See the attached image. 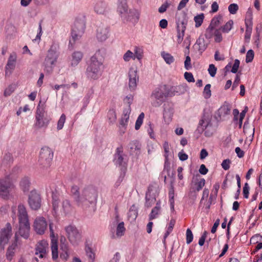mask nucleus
Masks as SVG:
<instances>
[{"mask_svg": "<svg viewBox=\"0 0 262 262\" xmlns=\"http://www.w3.org/2000/svg\"><path fill=\"white\" fill-rule=\"evenodd\" d=\"M51 250L52 254V258L53 259H56L58 256V244L57 242H52Z\"/></svg>", "mask_w": 262, "mask_h": 262, "instance_id": "44", "label": "nucleus"}, {"mask_svg": "<svg viewBox=\"0 0 262 262\" xmlns=\"http://www.w3.org/2000/svg\"><path fill=\"white\" fill-rule=\"evenodd\" d=\"M208 73L210 74V75L212 77H213L215 76V75L216 74L217 69L213 64H210L209 66V68L208 69Z\"/></svg>", "mask_w": 262, "mask_h": 262, "instance_id": "59", "label": "nucleus"}, {"mask_svg": "<svg viewBox=\"0 0 262 262\" xmlns=\"http://www.w3.org/2000/svg\"><path fill=\"white\" fill-rule=\"evenodd\" d=\"M204 18V14L202 13L201 14L197 15L194 18V20L195 23V26L196 28H198L201 26L203 23V19Z\"/></svg>", "mask_w": 262, "mask_h": 262, "instance_id": "48", "label": "nucleus"}, {"mask_svg": "<svg viewBox=\"0 0 262 262\" xmlns=\"http://www.w3.org/2000/svg\"><path fill=\"white\" fill-rule=\"evenodd\" d=\"M83 57V54L81 52H75L73 53L71 59V65L72 66H77Z\"/></svg>", "mask_w": 262, "mask_h": 262, "instance_id": "31", "label": "nucleus"}, {"mask_svg": "<svg viewBox=\"0 0 262 262\" xmlns=\"http://www.w3.org/2000/svg\"><path fill=\"white\" fill-rule=\"evenodd\" d=\"M128 10L126 0H118L117 4V12L121 18L126 14Z\"/></svg>", "mask_w": 262, "mask_h": 262, "instance_id": "24", "label": "nucleus"}, {"mask_svg": "<svg viewBox=\"0 0 262 262\" xmlns=\"http://www.w3.org/2000/svg\"><path fill=\"white\" fill-rule=\"evenodd\" d=\"M13 188L14 185L9 178L0 180V196L2 198L7 199Z\"/></svg>", "mask_w": 262, "mask_h": 262, "instance_id": "11", "label": "nucleus"}, {"mask_svg": "<svg viewBox=\"0 0 262 262\" xmlns=\"http://www.w3.org/2000/svg\"><path fill=\"white\" fill-rule=\"evenodd\" d=\"M16 59L17 55L15 53L13 52L10 54L5 67V74L6 75L11 74L13 71L14 70L16 66Z\"/></svg>", "mask_w": 262, "mask_h": 262, "instance_id": "17", "label": "nucleus"}, {"mask_svg": "<svg viewBox=\"0 0 262 262\" xmlns=\"http://www.w3.org/2000/svg\"><path fill=\"white\" fill-rule=\"evenodd\" d=\"M109 36L110 30L106 26L101 25L98 27L96 31V37L99 41H105Z\"/></svg>", "mask_w": 262, "mask_h": 262, "instance_id": "16", "label": "nucleus"}, {"mask_svg": "<svg viewBox=\"0 0 262 262\" xmlns=\"http://www.w3.org/2000/svg\"><path fill=\"white\" fill-rule=\"evenodd\" d=\"M107 118L110 122L113 124L116 120L117 117L116 112L114 110H110L107 113Z\"/></svg>", "mask_w": 262, "mask_h": 262, "instance_id": "50", "label": "nucleus"}, {"mask_svg": "<svg viewBox=\"0 0 262 262\" xmlns=\"http://www.w3.org/2000/svg\"><path fill=\"white\" fill-rule=\"evenodd\" d=\"M129 87L130 89L135 90L137 86V82L138 81V76L136 68H130L128 72Z\"/></svg>", "mask_w": 262, "mask_h": 262, "instance_id": "19", "label": "nucleus"}, {"mask_svg": "<svg viewBox=\"0 0 262 262\" xmlns=\"http://www.w3.org/2000/svg\"><path fill=\"white\" fill-rule=\"evenodd\" d=\"M140 12L136 9L128 10L123 17V20L136 23L139 19Z\"/></svg>", "mask_w": 262, "mask_h": 262, "instance_id": "20", "label": "nucleus"}, {"mask_svg": "<svg viewBox=\"0 0 262 262\" xmlns=\"http://www.w3.org/2000/svg\"><path fill=\"white\" fill-rule=\"evenodd\" d=\"M233 21L232 20H229L226 24L221 28V30L223 33H228L232 28Z\"/></svg>", "mask_w": 262, "mask_h": 262, "instance_id": "46", "label": "nucleus"}, {"mask_svg": "<svg viewBox=\"0 0 262 262\" xmlns=\"http://www.w3.org/2000/svg\"><path fill=\"white\" fill-rule=\"evenodd\" d=\"M239 60L238 59H235L234 61V63L232 66L231 72L233 73H236L237 72L238 69L239 68Z\"/></svg>", "mask_w": 262, "mask_h": 262, "instance_id": "63", "label": "nucleus"}, {"mask_svg": "<svg viewBox=\"0 0 262 262\" xmlns=\"http://www.w3.org/2000/svg\"><path fill=\"white\" fill-rule=\"evenodd\" d=\"M130 112L131 110L130 108V105L128 106V108L124 110L122 116L120 121L119 125L123 126H127Z\"/></svg>", "mask_w": 262, "mask_h": 262, "instance_id": "28", "label": "nucleus"}, {"mask_svg": "<svg viewBox=\"0 0 262 262\" xmlns=\"http://www.w3.org/2000/svg\"><path fill=\"white\" fill-rule=\"evenodd\" d=\"M184 78L189 82H194L195 81L191 73L186 72L184 73Z\"/></svg>", "mask_w": 262, "mask_h": 262, "instance_id": "62", "label": "nucleus"}, {"mask_svg": "<svg viewBox=\"0 0 262 262\" xmlns=\"http://www.w3.org/2000/svg\"><path fill=\"white\" fill-rule=\"evenodd\" d=\"M12 234L11 225L9 223H7L5 227L2 229L0 233V246L2 249H4Z\"/></svg>", "mask_w": 262, "mask_h": 262, "instance_id": "12", "label": "nucleus"}, {"mask_svg": "<svg viewBox=\"0 0 262 262\" xmlns=\"http://www.w3.org/2000/svg\"><path fill=\"white\" fill-rule=\"evenodd\" d=\"M106 4L102 2H98L96 3L94 6V10L98 14H103L106 10Z\"/></svg>", "mask_w": 262, "mask_h": 262, "instance_id": "32", "label": "nucleus"}, {"mask_svg": "<svg viewBox=\"0 0 262 262\" xmlns=\"http://www.w3.org/2000/svg\"><path fill=\"white\" fill-rule=\"evenodd\" d=\"M209 124L208 119L205 116H203L199 121L198 128H201V130H203L208 126Z\"/></svg>", "mask_w": 262, "mask_h": 262, "instance_id": "42", "label": "nucleus"}, {"mask_svg": "<svg viewBox=\"0 0 262 262\" xmlns=\"http://www.w3.org/2000/svg\"><path fill=\"white\" fill-rule=\"evenodd\" d=\"M185 29V27L183 26V24H182L181 27L179 25L177 26V42L178 43H181L183 39Z\"/></svg>", "mask_w": 262, "mask_h": 262, "instance_id": "37", "label": "nucleus"}, {"mask_svg": "<svg viewBox=\"0 0 262 262\" xmlns=\"http://www.w3.org/2000/svg\"><path fill=\"white\" fill-rule=\"evenodd\" d=\"M125 228L124 227V224L123 222L120 223L117 227L116 230V235L118 237H121L124 235Z\"/></svg>", "mask_w": 262, "mask_h": 262, "instance_id": "45", "label": "nucleus"}, {"mask_svg": "<svg viewBox=\"0 0 262 262\" xmlns=\"http://www.w3.org/2000/svg\"><path fill=\"white\" fill-rule=\"evenodd\" d=\"M28 204L31 209L39 210L41 206L40 194L36 190L31 191L28 195Z\"/></svg>", "mask_w": 262, "mask_h": 262, "instance_id": "9", "label": "nucleus"}, {"mask_svg": "<svg viewBox=\"0 0 262 262\" xmlns=\"http://www.w3.org/2000/svg\"><path fill=\"white\" fill-rule=\"evenodd\" d=\"M30 226L29 222H19V228L18 231L15 234V240L17 242L18 236L24 238H28L30 234Z\"/></svg>", "mask_w": 262, "mask_h": 262, "instance_id": "13", "label": "nucleus"}, {"mask_svg": "<svg viewBox=\"0 0 262 262\" xmlns=\"http://www.w3.org/2000/svg\"><path fill=\"white\" fill-rule=\"evenodd\" d=\"M81 198L83 200L80 207H85L88 205V203H93L95 202L97 198V192L95 188L92 186H88L83 188L81 194Z\"/></svg>", "mask_w": 262, "mask_h": 262, "instance_id": "5", "label": "nucleus"}, {"mask_svg": "<svg viewBox=\"0 0 262 262\" xmlns=\"http://www.w3.org/2000/svg\"><path fill=\"white\" fill-rule=\"evenodd\" d=\"M222 22V16L220 15L214 17L211 20V23L209 27L206 30L205 33L206 37L211 38L212 37V32L213 29L218 26Z\"/></svg>", "mask_w": 262, "mask_h": 262, "instance_id": "18", "label": "nucleus"}, {"mask_svg": "<svg viewBox=\"0 0 262 262\" xmlns=\"http://www.w3.org/2000/svg\"><path fill=\"white\" fill-rule=\"evenodd\" d=\"M141 147V144L137 140L132 141L129 144L130 151L133 154H139L140 152Z\"/></svg>", "mask_w": 262, "mask_h": 262, "instance_id": "26", "label": "nucleus"}, {"mask_svg": "<svg viewBox=\"0 0 262 262\" xmlns=\"http://www.w3.org/2000/svg\"><path fill=\"white\" fill-rule=\"evenodd\" d=\"M85 252L89 261L91 262H93L95 257V253L92 248L89 245H85Z\"/></svg>", "mask_w": 262, "mask_h": 262, "instance_id": "38", "label": "nucleus"}, {"mask_svg": "<svg viewBox=\"0 0 262 262\" xmlns=\"http://www.w3.org/2000/svg\"><path fill=\"white\" fill-rule=\"evenodd\" d=\"M144 118V114L143 113H141L138 116V117L136 120V122L135 127L136 130H138L140 128V126H141V125L143 123V121Z\"/></svg>", "mask_w": 262, "mask_h": 262, "instance_id": "52", "label": "nucleus"}, {"mask_svg": "<svg viewBox=\"0 0 262 262\" xmlns=\"http://www.w3.org/2000/svg\"><path fill=\"white\" fill-rule=\"evenodd\" d=\"M138 216V209L135 205H133L128 211V217L132 221H135Z\"/></svg>", "mask_w": 262, "mask_h": 262, "instance_id": "36", "label": "nucleus"}, {"mask_svg": "<svg viewBox=\"0 0 262 262\" xmlns=\"http://www.w3.org/2000/svg\"><path fill=\"white\" fill-rule=\"evenodd\" d=\"M169 201L170 202V205L171 208H174V188L173 186H171V188L169 190Z\"/></svg>", "mask_w": 262, "mask_h": 262, "instance_id": "56", "label": "nucleus"}, {"mask_svg": "<svg viewBox=\"0 0 262 262\" xmlns=\"http://www.w3.org/2000/svg\"><path fill=\"white\" fill-rule=\"evenodd\" d=\"M30 180L28 177L23 178L20 182V187L24 192L28 191L30 186Z\"/></svg>", "mask_w": 262, "mask_h": 262, "instance_id": "34", "label": "nucleus"}, {"mask_svg": "<svg viewBox=\"0 0 262 262\" xmlns=\"http://www.w3.org/2000/svg\"><path fill=\"white\" fill-rule=\"evenodd\" d=\"M145 199V206L148 208L151 207L156 201L155 197H150L149 194V189H148V191L146 193Z\"/></svg>", "mask_w": 262, "mask_h": 262, "instance_id": "43", "label": "nucleus"}, {"mask_svg": "<svg viewBox=\"0 0 262 262\" xmlns=\"http://www.w3.org/2000/svg\"><path fill=\"white\" fill-rule=\"evenodd\" d=\"M48 224L45 218L42 216L37 217L33 222V228L36 233L39 235L45 233Z\"/></svg>", "mask_w": 262, "mask_h": 262, "instance_id": "14", "label": "nucleus"}, {"mask_svg": "<svg viewBox=\"0 0 262 262\" xmlns=\"http://www.w3.org/2000/svg\"><path fill=\"white\" fill-rule=\"evenodd\" d=\"M254 56V51L251 49L248 50L246 54V62L247 63L251 62L253 59Z\"/></svg>", "mask_w": 262, "mask_h": 262, "instance_id": "57", "label": "nucleus"}, {"mask_svg": "<svg viewBox=\"0 0 262 262\" xmlns=\"http://www.w3.org/2000/svg\"><path fill=\"white\" fill-rule=\"evenodd\" d=\"M186 243L189 244L193 240V236L192 232L189 228H188L186 230Z\"/></svg>", "mask_w": 262, "mask_h": 262, "instance_id": "58", "label": "nucleus"}, {"mask_svg": "<svg viewBox=\"0 0 262 262\" xmlns=\"http://www.w3.org/2000/svg\"><path fill=\"white\" fill-rule=\"evenodd\" d=\"M245 21L246 29H252V13L251 10L247 12Z\"/></svg>", "mask_w": 262, "mask_h": 262, "instance_id": "35", "label": "nucleus"}, {"mask_svg": "<svg viewBox=\"0 0 262 262\" xmlns=\"http://www.w3.org/2000/svg\"><path fill=\"white\" fill-rule=\"evenodd\" d=\"M161 55L167 64H170L174 62V57L170 54L162 51L161 53Z\"/></svg>", "mask_w": 262, "mask_h": 262, "instance_id": "39", "label": "nucleus"}, {"mask_svg": "<svg viewBox=\"0 0 262 262\" xmlns=\"http://www.w3.org/2000/svg\"><path fill=\"white\" fill-rule=\"evenodd\" d=\"M210 88L211 85L210 84H207L205 85L204 89L203 95L204 98L206 99H208L211 95Z\"/></svg>", "mask_w": 262, "mask_h": 262, "instance_id": "53", "label": "nucleus"}, {"mask_svg": "<svg viewBox=\"0 0 262 262\" xmlns=\"http://www.w3.org/2000/svg\"><path fill=\"white\" fill-rule=\"evenodd\" d=\"M48 251L49 244L47 241L43 239L38 242L35 246V260L38 261L39 260L38 258H46Z\"/></svg>", "mask_w": 262, "mask_h": 262, "instance_id": "10", "label": "nucleus"}, {"mask_svg": "<svg viewBox=\"0 0 262 262\" xmlns=\"http://www.w3.org/2000/svg\"><path fill=\"white\" fill-rule=\"evenodd\" d=\"M53 152L48 147H42L39 153L38 162L39 164L44 168L49 167L52 161Z\"/></svg>", "mask_w": 262, "mask_h": 262, "instance_id": "7", "label": "nucleus"}, {"mask_svg": "<svg viewBox=\"0 0 262 262\" xmlns=\"http://www.w3.org/2000/svg\"><path fill=\"white\" fill-rule=\"evenodd\" d=\"M17 215L19 222H29V215L26 207L23 204H20L17 207Z\"/></svg>", "mask_w": 262, "mask_h": 262, "instance_id": "22", "label": "nucleus"}, {"mask_svg": "<svg viewBox=\"0 0 262 262\" xmlns=\"http://www.w3.org/2000/svg\"><path fill=\"white\" fill-rule=\"evenodd\" d=\"M73 210V207L70 201L65 199L62 200L61 204V211L65 214L70 213Z\"/></svg>", "mask_w": 262, "mask_h": 262, "instance_id": "25", "label": "nucleus"}, {"mask_svg": "<svg viewBox=\"0 0 262 262\" xmlns=\"http://www.w3.org/2000/svg\"><path fill=\"white\" fill-rule=\"evenodd\" d=\"M212 35L214 36V40L216 42H220L222 40V34L219 30L213 29L212 32Z\"/></svg>", "mask_w": 262, "mask_h": 262, "instance_id": "49", "label": "nucleus"}, {"mask_svg": "<svg viewBox=\"0 0 262 262\" xmlns=\"http://www.w3.org/2000/svg\"><path fill=\"white\" fill-rule=\"evenodd\" d=\"M85 29V20L83 17L77 18L72 29V39L75 42L83 35Z\"/></svg>", "mask_w": 262, "mask_h": 262, "instance_id": "6", "label": "nucleus"}, {"mask_svg": "<svg viewBox=\"0 0 262 262\" xmlns=\"http://www.w3.org/2000/svg\"><path fill=\"white\" fill-rule=\"evenodd\" d=\"M16 243L17 242H15L13 243L11 246L9 247L7 250L6 256L7 258L9 260H11L14 255L15 248L17 247Z\"/></svg>", "mask_w": 262, "mask_h": 262, "instance_id": "41", "label": "nucleus"}, {"mask_svg": "<svg viewBox=\"0 0 262 262\" xmlns=\"http://www.w3.org/2000/svg\"><path fill=\"white\" fill-rule=\"evenodd\" d=\"M176 223V221L174 219H171L170 222L168 224V226L167 227V231L164 235V240L167 238V237L169 235V234L172 232L174 224Z\"/></svg>", "mask_w": 262, "mask_h": 262, "instance_id": "47", "label": "nucleus"}, {"mask_svg": "<svg viewBox=\"0 0 262 262\" xmlns=\"http://www.w3.org/2000/svg\"><path fill=\"white\" fill-rule=\"evenodd\" d=\"M238 9V6L236 4H230L228 7V10L231 14H234Z\"/></svg>", "mask_w": 262, "mask_h": 262, "instance_id": "60", "label": "nucleus"}, {"mask_svg": "<svg viewBox=\"0 0 262 262\" xmlns=\"http://www.w3.org/2000/svg\"><path fill=\"white\" fill-rule=\"evenodd\" d=\"M66 117L64 114H62L58 121L57 128L58 130L61 129L66 121Z\"/></svg>", "mask_w": 262, "mask_h": 262, "instance_id": "54", "label": "nucleus"}, {"mask_svg": "<svg viewBox=\"0 0 262 262\" xmlns=\"http://www.w3.org/2000/svg\"><path fill=\"white\" fill-rule=\"evenodd\" d=\"M163 148L165 152L164 156L165 157V165H166L167 163L168 164V157L169 153V144L167 142H165L163 144Z\"/></svg>", "mask_w": 262, "mask_h": 262, "instance_id": "55", "label": "nucleus"}, {"mask_svg": "<svg viewBox=\"0 0 262 262\" xmlns=\"http://www.w3.org/2000/svg\"><path fill=\"white\" fill-rule=\"evenodd\" d=\"M160 202L159 201L156 203V206L152 209L149 215V220L151 221L157 218L158 214L160 213Z\"/></svg>", "mask_w": 262, "mask_h": 262, "instance_id": "30", "label": "nucleus"}, {"mask_svg": "<svg viewBox=\"0 0 262 262\" xmlns=\"http://www.w3.org/2000/svg\"><path fill=\"white\" fill-rule=\"evenodd\" d=\"M184 68L187 70H189L192 68V66L191 64V58L188 55L186 57V59L184 61Z\"/></svg>", "mask_w": 262, "mask_h": 262, "instance_id": "61", "label": "nucleus"}, {"mask_svg": "<svg viewBox=\"0 0 262 262\" xmlns=\"http://www.w3.org/2000/svg\"><path fill=\"white\" fill-rule=\"evenodd\" d=\"M45 102L42 103L41 101L37 107L35 126L38 128L47 127L50 122V119L45 117Z\"/></svg>", "mask_w": 262, "mask_h": 262, "instance_id": "4", "label": "nucleus"}, {"mask_svg": "<svg viewBox=\"0 0 262 262\" xmlns=\"http://www.w3.org/2000/svg\"><path fill=\"white\" fill-rule=\"evenodd\" d=\"M52 206L53 210L56 211L58 209L59 202V194L57 191H54L52 192Z\"/></svg>", "mask_w": 262, "mask_h": 262, "instance_id": "33", "label": "nucleus"}, {"mask_svg": "<svg viewBox=\"0 0 262 262\" xmlns=\"http://www.w3.org/2000/svg\"><path fill=\"white\" fill-rule=\"evenodd\" d=\"M231 111V106L228 103H225L217 111L219 116L221 118L222 117L229 114Z\"/></svg>", "mask_w": 262, "mask_h": 262, "instance_id": "29", "label": "nucleus"}, {"mask_svg": "<svg viewBox=\"0 0 262 262\" xmlns=\"http://www.w3.org/2000/svg\"><path fill=\"white\" fill-rule=\"evenodd\" d=\"M169 92L166 85H162L156 89L151 95L152 105L155 107H159L168 96Z\"/></svg>", "mask_w": 262, "mask_h": 262, "instance_id": "3", "label": "nucleus"}, {"mask_svg": "<svg viewBox=\"0 0 262 262\" xmlns=\"http://www.w3.org/2000/svg\"><path fill=\"white\" fill-rule=\"evenodd\" d=\"M205 184V180L204 179H201L198 182H195L190 188L189 195L192 196L194 199L196 198V193L201 190Z\"/></svg>", "mask_w": 262, "mask_h": 262, "instance_id": "21", "label": "nucleus"}, {"mask_svg": "<svg viewBox=\"0 0 262 262\" xmlns=\"http://www.w3.org/2000/svg\"><path fill=\"white\" fill-rule=\"evenodd\" d=\"M169 6L170 4L167 2H165L159 7L158 9L159 12L161 13L165 12Z\"/></svg>", "mask_w": 262, "mask_h": 262, "instance_id": "64", "label": "nucleus"}, {"mask_svg": "<svg viewBox=\"0 0 262 262\" xmlns=\"http://www.w3.org/2000/svg\"><path fill=\"white\" fill-rule=\"evenodd\" d=\"M208 44L207 41L203 36H200L195 43V45L198 47V50L201 53H202L206 49Z\"/></svg>", "mask_w": 262, "mask_h": 262, "instance_id": "27", "label": "nucleus"}, {"mask_svg": "<svg viewBox=\"0 0 262 262\" xmlns=\"http://www.w3.org/2000/svg\"><path fill=\"white\" fill-rule=\"evenodd\" d=\"M114 162L116 165L125 167L127 166V156L123 152V149L122 146L118 147L116 150L114 157Z\"/></svg>", "mask_w": 262, "mask_h": 262, "instance_id": "15", "label": "nucleus"}, {"mask_svg": "<svg viewBox=\"0 0 262 262\" xmlns=\"http://www.w3.org/2000/svg\"><path fill=\"white\" fill-rule=\"evenodd\" d=\"M103 55L100 50H98L90 59L86 70L87 77L93 80L99 79L103 72Z\"/></svg>", "mask_w": 262, "mask_h": 262, "instance_id": "1", "label": "nucleus"}, {"mask_svg": "<svg viewBox=\"0 0 262 262\" xmlns=\"http://www.w3.org/2000/svg\"><path fill=\"white\" fill-rule=\"evenodd\" d=\"M134 54L135 59L137 58L138 60H141L143 57V50L142 48L135 46L134 49Z\"/></svg>", "mask_w": 262, "mask_h": 262, "instance_id": "40", "label": "nucleus"}, {"mask_svg": "<svg viewBox=\"0 0 262 262\" xmlns=\"http://www.w3.org/2000/svg\"><path fill=\"white\" fill-rule=\"evenodd\" d=\"M71 193L76 204L79 206L81 205L83 200L81 198L79 192V188L77 185H73L71 189Z\"/></svg>", "mask_w": 262, "mask_h": 262, "instance_id": "23", "label": "nucleus"}, {"mask_svg": "<svg viewBox=\"0 0 262 262\" xmlns=\"http://www.w3.org/2000/svg\"><path fill=\"white\" fill-rule=\"evenodd\" d=\"M65 230L69 241L73 245H78L81 242V233L75 226L69 225L65 227Z\"/></svg>", "mask_w": 262, "mask_h": 262, "instance_id": "8", "label": "nucleus"}, {"mask_svg": "<svg viewBox=\"0 0 262 262\" xmlns=\"http://www.w3.org/2000/svg\"><path fill=\"white\" fill-rule=\"evenodd\" d=\"M58 49V47L54 43L47 51L43 62L44 71L47 73H52L56 64L59 55Z\"/></svg>", "mask_w": 262, "mask_h": 262, "instance_id": "2", "label": "nucleus"}, {"mask_svg": "<svg viewBox=\"0 0 262 262\" xmlns=\"http://www.w3.org/2000/svg\"><path fill=\"white\" fill-rule=\"evenodd\" d=\"M123 59L125 62H128L131 59H135V57L133 52L130 50H127L123 55Z\"/></svg>", "mask_w": 262, "mask_h": 262, "instance_id": "51", "label": "nucleus"}]
</instances>
